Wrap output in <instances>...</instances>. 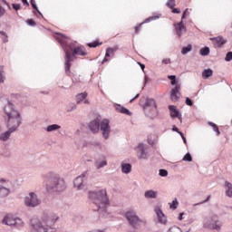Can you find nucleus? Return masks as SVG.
<instances>
[{
  "mask_svg": "<svg viewBox=\"0 0 232 232\" xmlns=\"http://www.w3.org/2000/svg\"><path fill=\"white\" fill-rule=\"evenodd\" d=\"M143 110L148 117H150V119H155V117L159 115V111L157 110V102L151 98L146 100Z\"/></svg>",
  "mask_w": 232,
  "mask_h": 232,
  "instance_id": "6e6552de",
  "label": "nucleus"
},
{
  "mask_svg": "<svg viewBox=\"0 0 232 232\" xmlns=\"http://www.w3.org/2000/svg\"><path fill=\"white\" fill-rule=\"evenodd\" d=\"M61 129V125L59 124H52V125H48L45 128V131H47V133H52V131H58V130Z\"/></svg>",
  "mask_w": 232,
  "mask_h": 232,
  "instance_id": "a878e982",
  "label": "nucleus"
},
{
  "mask_svg": "<svg viewBox=\"0 0 232 232\" xmlns=\"http://www.w3.org/2000/svg\"><path fill=\"white\" fill-rule=\"evenodd\" d=\"M3 118L7 130L0 134V140L6 142L12 137V133L17 131L19 126L23 124V116L14 103L7 102L3 108Z\"/></svg>",
  "mask_w": 232,
  "mask_h": 232,
  "instance_id": "f257e3e1",
  "label": "nucleus"
},
{
  "mask_svg": "<svg viewBox=\"0 0 232 232\" xmlns=\"http://www.w3.org/2000/svg\"><path fill=\"white\" fill-rule=\"evenodd\" d=\"M59 216H48L44 214L41 218H33L30 220L31 232H57V228L50 225V222H57Z\"/></svg>",
  "mask_w": 232,
  "mask_h": 232,
  "instance_id": "f03ea898",
  "label": "nucleus"
},
{
  "mask_svg": "<svg viewBox=\"0 0 232 232\" xmlns=\"http://www.w3.org/2000/svg\"><path fill=\"white\" fill-rule=\"evenodd\" d=\"M187 106H193V102L189 98H186Z\"/></svg>",
  "mask_w": 232,
  "mask_h": 232,
  "instance_id": "09e8293b",
  "label": "nucleus"
},
{
  "mask_svg": "<svg viewBox=\"0 0 232 232\" xmlns=\"http://www.w3.org/2000/svg\"><path fill=\"white\" fill-rule=\"evenodd\" d=\"M169 110L170 111V116L172 117V119L178 118L180 122H182V114H180V111H179L177 106L169 105Z\"/></svg>",
  "mask_w": 232,
  "mask_h": 232,
  "instance_id": "6ab92c4d",
  "label": "nucleus"
},
{
  "mask_svg": "<svg viewBox=\"0 0 232 232\" xmlns=\"http://www.w3.org/2000/svg\"><path fill=\"white\" fill-rule=\"evenodd\" d=\"M108 166V161L106 160V159L101 160H98L95 161V168L96 169H101L104 167Z\"/></svg>",
  "mask_w": 232,
  "mask_h": 232,
  "instance_id": "b1692460",
  "label": "nucleus"
},
{
  "mask_svg": "<svg viewBox=\"0 0 232 232\" xmlns=\"http://www.w3.org/2000/svg\"><path fill=\"white\" fill-rule=\"evenodd\" d=\"M66 189V182L63 179L54 176L51 179V184L46 185V191L50 193L53 191H64Z\"/></svg>",
  "mask_w": 232,
  "mask_h": 232,
  "instance_id": "423d86ee",
  "label": "nucleus"
},
{
  "mask_svg": "<svg viewBox=\"0 0 232 232\" xmlns=\"http://www.w3.org/2000/svg\"><path fill=\"white\" fill-rule=\"evenodd\" d=\"M117 50H119V47L115 46V47H109L106 49V51L111 54V55H115V52H117Z\"/></svg>",
  "mask_w": 232,
  "mask_h": 232,
  "instance_id": "473e14b6",
  "label": "nucleus"
},
{
  "mask_svg": "<svg viewBox=\"0 0 232 232\" xmlns=\"http://www.w3.org/2000/svg\"><path fill=\"white\" fill-rule=\"evenodd\" d=\"M124 218L132 229H140L141 226H146V222L139 218L137 212L133 209L127 210L124 213Z\"/></svg>",
  "mask_w": 232,
  "mask_h": 232,
  "instance_id": "39448f33",
  "label": "nucleus"
},
{
  "mask_svg": "<svg viewBox=\"0 0 232 232\" xmlns=\"http://www.w3.org/2000/svg\"><path fill=\"white\" fill-rule=\"evenodd\" d=\"M88 92L78 93L75 96L76 104H90V101L88 100Z\"/></svg>",
  "mask_w": 232,
  "mask_h": 232,
  "instance_id": "f3484780",
  "label": "nucleus"
},
{
  "mask_svg": "<svg viewBox=\"0 0 232 232\" xmlns=\"http://www.w3.org/2000/svg\"><path fill=\"white\" fill-rule=\"evenodd\" d=\"M121 173H124L125 175L131 173V164L122 162L121 165Z\"/></svg>",
  "mask_w": 232,
  "mask_h": 232,
  "instance_id": "4be33fe9",
  "label": "nucleus"
},
{
  "mask_svg": "<svg viewBox=\"0 0 232 232\" xmlns=\"http://www.w3.org/2000/svg\"><path fill=\"white\" fill-rule=\"evenodd\" d=\"M178 133L179 135H180L181 138L184 137V133H182V131L178 130Z\"/></svg>",
  "mask_w": 232,
  "mask_h": 232,
  "instance_id": "69168bd1",
  "label": "nucleus"
},
{
  "mask_svg": "<svg viewBox=\"0 0 232 232\" xmlns=\"http://www.w3.org/2000/svg\"><path fill=\"white\" fill-rule=\"evenodd\" d=\"M200 55L206 57V55H209V47L201 48L199 51Z\"/></svg>",
  "mask_w": 232,
  "mask_h": 232,
  "instance_id": "7c9ffc66",
  "label": "nucleus"
},
{
  "mask_svg": "<svg viewBox=\"0 0 232 232\" xmlns=\"http://www.w3.org/2000/svg\"><path fill=\"white\" fill-rule=\"evenodd\" d=\"M138 64L140 66L142 72H144V69L146 68V65H144L143 63H138Z\"/></svg>",
  "mask_w": 232,
  "mask_h": 232,
  "instance_id": "6e6d98bb",
  "label": "nucleus"
},
{
  "mask_svg": "<svg viewBox=\"0 0 232 232\" xmlns=\"http://www.w3.org/2000/svg\"><path fill=\"white\" fill-rule=\"evenodd\" d=\"M172 131H176L177 133H179V128H177V126H172Z\"/></svg>",
  "mask_w": 232,
  "mask_h": 232,
  "instance_id": "4d7b16f0",
  "label": "nucleus"
},
{
  "mask_svg": "<svg viewBox=\"0 0 232 232\" xmlns=\"http://www.w3.org/2000/svg\"><path fill=\"white\" fill-rule=\"evenodd\" d=\"M172 13H173V14H180V10H179V8H174V9L172 10Z\"/></svg>",
  "mask_w": 232,
  "mask_h": 232,
  "instance_id": "5fc2aeb1",
  "label": "nucleus"
},
{
  "mask_svg": "<svg viewBox=\"0 0 232 232\" xmlns=\"http://www.w3.org/2000/svg\"><path fill=\"white\" fill-rule=\"evenodd\" d=\"M89 198L95 204L100 215L108 218V215H110V212L108 211V208H110V198H108V192H106V189L90 191Z\"/></svg>",
  "mask_w": 232,
  "mask_h": 232,
  "instance_id": "7ed1b4c3",
  "label": "nucleus"
},
{
  "mask_svg": "<svg viewBox=\"0 0 232 232\" xmlns=\"http://www.w3.org/2000/svg\"><path fill=\"white\" fill-rule=\"evenodd\" d=\"M8 179L0 178V197L2 198H6V197H9L12 194V188L8 187Z\"/></svg>",
  "mask_w": 232,
  "mask_h": 232,
  "instance_id": "9b49d317",
  "label": "nucleus"
},
{
  "mask_svg": "<svg viewBox=\"0 0 232 232\" xmlns=\"http://www.w3.org/2000/svg\"><path fill=\"white\" fill-rule=\"evenodd\" d=\"M31 5H32L33 8L34 10H36V12H38V14H40V15H41V13L39 12V9L37 8V5H35V1L34 0H31Z\"/></svg>",
  "mask_w": 232,
  "mask_h": 232,
  "instance_id": "c03bdc74",
  "label": "nucleus"
},
{
  "mask_svg": "<svg viewBox=\"0 0 232 232\" xmlns=\"http://www.w3.org/2000/svg\"><path fill=\"white\" fill-rule=\"evenodd\" d=\"M169 204V208L173 210L177 209V208H179V200L177 199V198H174V200Z\"/></svg>",
  "mask_w": 232,
  "mask_h": 232,
  "instance_id": "c756f323",
  "label": "nucleus"
},
{
  "mask_svg": "<svg viewBox=\"0 0 232 232\" xmlns=\"http://www.w3.org/2000/svg\"><path fill=\"white\" fill-rule=\"evenodd\" d=\"M160 17V14H158L156 16H150L145 20L144 23H150V21H155Z\"/></svg>",
  "mask_w": 232,
  "mask_h": 232,
  "instance_id": "4c0bfd02",
  "label": "nucleus"
},
{
  "mask_svg": "<svg viewBox=\"0 0 232 232\" xmlns=\"http://www.w3.org/2000/svg\"><path fill=\"white\" fill-rule=\"evenodd\" d=\"M116 111L119 113H123L124 115H131V111L128 110L126 107L121 106V104L114 105Z\"/></svg>",
  "mask_w": 232,
  "mask_h": 232,
  "instance_id": "412c9836",
  "label": "nucleus"
},
{
  "mask_svg": "<svg viewBox=\"0 0 232 232\" xmlns=\"http://www.w3.org/2000/svg\"><path fill=\"white\" fill-rule=\"evenodd\" d=\"M0 34L3 36L2 37L3 42L4 43H8V36L6 35V33H5L3 31H0Z\"/></svg>",
  "mask_w": 232,
  "mask_h": 232,
  "instance_id": "58836bf2",
  "label": "nucleus"
},
{
  "mask_svg": "<svg viewBox=\"0 0 232 232\" xmlns=\"http://www.w3.org/2000/svg\"><path fill=\"white\" fill-rule=\"evenodd\" d=\"M209 198H211V197L208 196L207 199H205L203 202H201V204H204V202H208V200H209Z\"/></svg>",
  "mask_w": 232,
  "mask_h": 232,
  "instance_id": "0e129e2a",
  "label": "nucleus"
},
{
  "mask_svg": "<svg viewBox=\"0 0 232 232\" xmlns=\"http://www.w3.org/2000/svg\"><path fill=\"white\" fill-rule=\"evenodd\" d=\"M169 79L171 81V84H172V86H177V76H175V75H169Z\"/></svg>",
  "mask_w": 232,
  "mask_h": 232,
  "instance_id": "f704fd0d",
  "label": "nucleus"
},
{
  "mask_svg": "<svg viewBox=\"0 0 232 232\" xmlns=\"http://www.w3.org/2000/svg\"><path fill=\"white\" fill-rule=\"evenodd\" d=\"M110 53L106 51L105 53V57L103 58L102 64H104V63H108V61H110V59H108V57H110Z\"/></svg>",
  "mask_w": 232,
  "mask_h": 232,
  "instance_id": "79ce46f5",
  "label": "nucleus"
},
{
  "mask_svg": "<svg viewBox=\"0 0 232 232\" xmlns=\"http://www.w3.org/2000/svg\"><path fill=\"white\" fill-rule=\"evenodd\" d=\"M13 8L17 12V10H21V5L20 4H13Z\"/></svg>",
  "mask_w": 232,
  "mask_h": 232,
  "instance_id": "de8ad7c7",
  "label": "nucleus"
},
{
  "mask_svg": "<svg viewBox=\"0 0 232 232\" xmlns=\"http://www.w3.org/2000/svg\"><path fill=\"white\" fill-rule=\"evenodd\" d=\"M5 14H6V10L0 5V17H3V15H5Z\"/></svg>",
  "mask_w": 232,
  "mask_h": 232,
  "instance_id": "49530a36",
  "label": "nucleus"
},
{
  "mask_svg": "<svg viewBox=\"0 0 232 232\" xmlns=\"http://www.w3.org/2000/svg\"><path fill=\"white\" fill-rule=\"evenodd\" d=\"M140 26H142V24H139L138 26L135 27V33L139 34V31L140 30Z\"/></svg>",
  "mask_w": 232,
  "mask_h": 232,
  "instance_id": "864d4df0",
  "label": "nucleus"
},
{
  "mask_svg": "<svg viewBox=\"0 0 232 232\" xmlns=\"http://www.w3.org/2000/svg\"><path fill=\"white\" fill-rule=\"evenodd\" d=\"M2 1H3L4 5H8V3H6V0H2Z\"/></svg>",
  "mask_w": 232,
  "mask_h": 232,
  "instance_id": "338daca9",
  "label": "nucleus"
},
{
  "mask_svg": "<svg viewBox=\"0 0 232 232\" xmlns=\"http://www.w3.org/2000/svg\"><path fill=\"white\" fill-rule=\"evenodd\" d=\"M22 3L24 5H26L27 6H30V4H28V0H22Z\"/></svg>",
  "mask_w": 232,
  "mask_h": 232,
  "instance_id": "13d9d810",
  "label": "nucleus"
},
{
  "mask_svg": "<svg viewBox=\"0 0 232 232\" xmlns=\"http://www.w3.org/2000/svg\"><path fill=\"white\" fill-rule=\"evenodd\" d=\"M174 26L178 36L181 37L183 34H186V25L182 20L179 23L175 24Z\"/></svg>",
  "mask_w": 232,
  "mask_h": 232,
  "instance_id": "aec40b11",
  "label": "nucleus"
},
{
  "mask_svg": "<svg viewBox=\"0 0 232 232\" xmlns=\"http://www.w3.org/2000/svg\"><path fill=\"white\" fill-rule=\"evenodd\" d=\"M180 99V84H177L175 88L170 91V101L177 102Z\"/></svg>",
  "mask_w": 232,
  "mask_h": 232,
  "instance_id": "dca6fc26",
  "label": "nucleus"
},
{
  "mask_svg": "<svg viewBox=\"0 0 232 232\" xmlns=\"http://www.w3.org/2000/svg\"><path fill=\"white\" fill-rule=\"evenodd\" d=\"M210 41H213L214 43H216L217 46L218 47L222 46V44H226L227 43V41L222 36L210 38Z\"/></svg>",
  "mask_w": 232,
  "mask_h": 232,
  "instance_id": "5701e85b",
  "label": "nucleus"
},
{
  "mask_svg": "<svg viewBox=\"0 0 232 232\" xmlns=\"http://www.w3.org/2000/svg\"><path fill=\"white\" fill-rule=\"evenodd\" d=\"M138 159H140V160H147L148 159V152L146 151V145L140 143L138 145Z\"/></svg>",
  "mask_w": 232,
  "mask_h": 232,
  "instance_id": "2eb2a0df",
  "label": "nucleus"
},
{
  "mask_svg": "<svg viewBox=\"0 0 232 232\" xmlns=\"http://www.w3.org/2000/svg\"><path fill=\"white\" fill-rule=\"evenodd\" d=\"M135 99H139V94H136V96L134 98H132L130 102H133V101H135Z\"/></svg>",
  "mask_w": 232,
  "mask_h": 232,
  "instance_id": "052dcab7",
  "label": "nucleus"
},
{
  "mask_svg": "<svg viewBox=\"0 0 232 232\" xmlns=\"http://www.w3.org/2000/svg\"><path fill=\"white\" fill-rule=\"evenodd\" d=\"M213 75V70L211 69H205L202 72L203 79H208Z\"/></svg>",
  "mask_w": 232,
  "mask_h": 232,
  "instance_id": "cd10ccee",
  "label": "nucleus"
},
{
  "mask_svg": "<svg viewBox=\"0 0 232 232\" xmlns=\"http://www.w3.org/2000/svg\"><path fill=\"white\" fill-rule=\"evenodd\" d=\"M27 24L30 25V26H35V22L32 19L30 20H27Z\"/></svg>",
  "mask_w": 232,
  "mask_h": 232,
  "instance_id": "8fccbe9b",
  "label": "nucleus"
},
{
  "mask_svg": "<svg viewBox=\"0 0 232 232\" xmlns=\"http://www.w3.org/2000/svg\"><path fill=\"white\" fill-rule=\"evenodd\" d=\"M188 9L187 8V9L183 12L182 17H181L182 20L186 19V16L188 15Z\"/></svg>",
  "mask_w": 232,
  "mask_h": 232,
  "instance_id": "3c124183",
  "label": "nucleus"
},
{
  "mask_svg": "<svg viewBox=\"0 0 232 232\" xmlns=\"http://www.w3.org/2000/svg\"><path fill=\"white\" fill-rule=\"evenodd\" d=\"M225 190L227 197L232 198V184L228 181L225 182Z\"/></svg>",
  "mask_w": 232,
  "mask_h": 232,
  "instance_id": "393cba45",
  "label": "nucleus"
},
{
  "mask_svg": "<svg viewBox=\"0 0 232 232\" xmlns=\"http://www.w3.org/2000/svg\"><path fill=\"white\" fill-rule=\"evenodd\" d=\"M166 5L169 8L173 9L175 8V0H168Z\"/></svg>",
  "mask_w": 232,
  "mask_h": 232,
  "instance_id": "c9c22d12",
  "label": "nucleus"
},
{
  "mask_svg": "<svg viewBox=\"0 0 232 232\" xmlns=\"http://www.w3.org/2000/svg\"><path fill=\"white\" fill-rule=\"evenodd\" d=\"M73 184L74 188H76V189L80 191L88 189V185H86V174H82L78 176L74 179Z\"/></svg>",
  "mask_w": 232,
  "mask_h": 232,
  "instance_id": "ddd939ff",
  "label": "nucleus"
},
{
  "mask_svg": "<svg viewBox=\"0 0 232 232\" xmlns=\"http://www.w3.org/2000/svg\"><path fill=\"white\" fill-rule=\"evenodd\" d=\"M208 125L211 126L212 128H214V127L217 126V124H215V123H213V122H211V121L208 122Z\"/></svg>",
  "mask_w": 232,
  "mask_h": 232,
  "instance_id": "e2e57ef3",
  "label": "nucleus"
},
{
  "mask_svg": "<svg viewBox=\"0 0 232 232\" xmlns=\"http://www.w3.org/2000/svg\"><path fill=\"white\" fill-rule=\"evenodd\" d=\"M99 44H99L98 42H93V43L88 44V46H89V48H97V46H99Z\"/></svg>",
  "mask_w": 232,
  "mask_h": 232,
  "instance_id": "37998d69",
  "label": "nucleus"
},
{
  "mask_svg": "<svg viewBox=\"0 0 232 232\" xmlns=\"http://www.w3.org/2000/svg\"><path fill=\"white\" fill-rule=\"evenodd\" d=\"M222 226H224V223L222 220H219L218 217L217 216H212L208 218H206L205 222H203V229L220 231V229H222Z\"/></svg>",
  "mask_w": 232,
  "mask_h": 232,
  "instance_id": "0eeeda50",
  "label": "nucleus"
},
{
  "mask_svg": "<svg viewBox=\"0 0 232 232\" xmlns=\"http://www.w3.org/2000/svg\"><path fill=\"white\" fill-rule=\"evenodd\" d=\"M182 160H184L185 162H192L193 158L191 157V154L188 152L187 154L184 155Z\"/></svg>",
  "mask_w": 232,
  "mask_h": 232,
  "instance_id": "2f4dec72",
  "label": "nucleus"
},
{
  "mask_svg": "<svg viewBox=\"0 0 232 232\" xmlns=\"http://www.w3.org/2000/svg\"><path fill=\"white\" fill-rule=\"evenodd\" d=\"M2 223L5 226H13L14 227H23L24 226V222H23V219L19 218L14 217L12 214L6 215L3 220Z\"/></svg>",
  "mask_w": 232,
  "mask_h": 232,
  "instance_id": "1a4fd4ad",
  "label": "nucleus"
},
{
  "mask_svg": "<svg viewBox=\"0 0 232 232\" xmlns=\"http://www.w3.org/2000/svg\"><path fill=\"white\" fill-rule=\"evenodd\" d=\"M225 61H227V63H229L232 61V52H228L225 57Z\"/></svg>",
  "mask_w": 232,
  "mask_h": 232,
  "instance_id": "a19ab883",
  "label": "nucleus"
},
{
  "mask_svg": "<svg viewBox=\"0 0 232 232\" xmlns=\"http://www.w3.org/2000/svg\"><path fill=\"white\" fill-rule=\"evenodd\" d=\"M160 177H168V170L161 169L159 172Z\"/></svg>",
  "mask_w": 232,
  "mask_h": 232,
  "instance_id": "ea45409f",
  "label": "nucleus"
},
{
  "mask_svg": "<svg viewBox=\"0 0 232 232\" xmlns=\"http://www.w3.org/2000/svg\"><path fill=\"white\" fill-rule=\"evenodd\" d=\"M162 64H171V59L165 58L161 61Z\"/></svg>",
  "mask_w": 232,
  "mask_h": 232,
  "instance_id": "a18cd8bd",
  "label": "nucleus"
},
{
  "mask_svg": "<svg viewBox=\"0 0 232 232\" xmlns=\"http://www.w3.org/2000/svg\"><path fill=\"white\" fill-rule=\"evenodd\" d=\"M1 82H5V71L3 66H0V84Z\"/></svg>",
  "mask_w": 232,
  "mask_h": 232,
  "instance_id": "72a5a7b5",
  "label": "nucleus"
},
{
  "mask_svg": "<svg viewBox=\"0 0 232 232\" xmlns=\"http://www.w3.org/2000/svg\"><path fill=\"white\" fill-rule=\"evenodd\" d=\"M24 204L27 208H37V206H41V198H39L35 192H30L25 196Z\"/></svg>",
  "mask_w": 232,
  "mask_h": 232,
  "instance_id": "9d476101",
  "label": "nucleus"
},
{
  "mask_svg": "<svg viewBox=\"0 0 232 232\" xmlns=\"http://www.w3.org/2000/svg\"><path fill=\"white\" fill-rule=\"evenodd\" d=\"M157 191L155 190H147L144 193L145 198H157Z\"/></svg>",
  "mask_w": 232,
  "mask_h": 232,
  "instance_id": "bb28decb",
  "label": "nucleus"
},
{
  "mask_svg": "<svg viewBox=\"0 0 232 232\" xmlns=\"http://www.w3.org/2000/svg\"><path fill=\"white\" fill-rule=\"evenodd\" d=\"M89 129L92 131V133H99V130L101 129V121L99 119H95L89 123Z\"/></svg>",
  "mask_w": 232,
  "mask_h": 232,
  "instance_id": "a211bd4d",
  "label": "nucleus"
},
{
  "mask_svg": "<svg viewBox=\"0 0 232 232\" xmlns=\"http://www.w3.org/2000/svg\"><path fill=\"white\" fill-rule=\"evenodd\" d=\"M181 139L183 140L184 144H188V140L185 136L181 137Z\"/></svg>",
  "mask_w": 232,
  "mask_h": 232,
  "instance_id": "bf43d9fd",
  "label": "nucleus"
},
{
  "mask_svg": "<svg viewBox=\"0 0 232 232\" xmlns=\"http://www.w3.org/2000/svg\"><path fill=\"white\" fill-rule=\"evenodd\" d=\"M66 39V37L64 36V34H60V36L57 38V41H59V43L61 44V45L63 46L64 53H65V73L66 75H70V68L72 66V61H73V57H75V55H82V57L88 55V53L86 52V50L83 47L78 46L76 48L73 49V47L72 45H70V49L72 51V53L67 50L66 48V42H64V40Z\"/></svg>",
  "mask_w": 232,
  "mask_h": 232,
  "instance_id": "20e7f679",
  "label": "nucleus"
},
{
  "mask_svg": "<svg viewBox=\"0 0 232 232\" xmlns=\"http://www.w3.org/2000/svg\"><path fill=\"white\" fill-rule=\"evenodd\" d=\"M213 130L217 132V135H220V130H218V126L212 127Z\"/></svg>",
  "mask_w": 232,
  "mask_h": 232,
  "instance_id": "603ef678",
  "label": "nucleus"
},
{
  "mask_svg": "<svg viewBox=\"0 0 232 232\" xmlns=\"http://www.w3.org/2000/svg\"><path fill=\"white\" fill-rule=\"evenodd\" d=\"M191 50H193V45L188 44V46H185L182 48L181 53H182V55H186L187 53H189V52H191Z\"/></svg>",
  "mask_w": 232,
  "mask_h": 232,
  "instance_id": "c85d7f7f",
  "label": "nucleus"
},
{
  "mask_svg": "<svg viewBox=\"0 0 232 232\" xmlns=\"http://www.w3.org/2000/svg\"><path fill=\"white\" fill-rule=\"evenodd\" d=\"M182 217H184V213H180V214H179V218H178L179 220H182V218H183Z\"/></svg>",
  "mask_w": 232,
  "mask_h": 232,
  "instance_id": "680f3d73",
  "label": "nucleus"
},
{
  "mask_svg": "<svg viewBox=\"0 0 232 232\" xmlns=\"http://www.w3.org/2000/svg\"><path fill=\"white\" fill-rule=\"evenodd\" d=\"M154 213L157 216L159 224H161L162 226H166V224H168V217L164 215L161 208L156 207L154 208Z\"/></svg>",
  "mask_w": 232,
  "mask_h": 232,
  "instance_id": "4468645a",
  "label": "nucleus"
},
{
  "mask_svg": "<svg viewBox=\"0 0 232 232\" xmlns=\"http://www.w3.org/2000/svg\"><path fill=\"white\" fill-rule=\"evenodd\" d=\"M67 111H75L77 110V105L75 103H70Z\"/></svg>",
  "mask_w": 232,
  "mask_h": 232,
  "instance_id": "e433bc0d",
  "label": "nucleus"
},
{
  "mask_svg": "<svg viewBox=\"0 0 232 232\" xmlns=\"http://www.w3.org/2000/svg\"><path fill=\"white\" fill-rule=\"evenodd\" d=\"M148 82V77H145V84Z\"/></svg>",
  "mask_w": 232,
  "mask_h": 232,
  "instance_id": "774afa93",
  "label": "nucleus"
},
{
  "mask_svg": "<svg viewBox=\"0 0 232 232\" xmlns=\"http://www.w3.org/2000/svg\"><path fill=\"white\" fill-rule=\"evenodd\" d=\"M100 130L102 131V135L103 139H110V133H111V127L110 126V120L103 119L100 121Z\"/></svg>",
  "mask_w": 232,
  "mask_h": 232,
  "instance_id": "f8f14e48",
  "label": "nucleus"
}]
</instances>
